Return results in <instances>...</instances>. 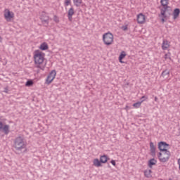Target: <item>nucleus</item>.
I'll use <instances>...</instances> for the list:
<instances>
[{
  "label": "nucleus",
  "instance_id": "nucleus-1",
  "mask_svg": "<svg viewBox=\"0 0 180 180\" xmlns=\"http://www.w3.org/2000/svg\"><path fill=\"white\" fill-rule=\"evenodd\" d=\"M34 61L35 68L44 71L46 63H44V53L40 51H36L34 53Z\"/></svg>",
  "mask_w": 180,
  "mask_h": 180
},
{
  "label": "nucleus",
  "instance_id": "nucleus-2",
  "mask_svg": "<svg viewBox=\"0 0 180 180\" xmlns=\"http://www.w3.org/2000/svg\"><path fill=\"white\" fill-rule=\"evenodd\" d=\"M27 143L22 136H18L14 140V148L16 151L22 152V150H26Z\"/></svg>",
  "mask_w": 180,
  "mask_h": 180
},
{
  "label": "nucleus",
  "instance_id": "nucleus-3",
  "mask_svg": "<svg viewBox=\"0 0 180 180\" xmlns=\"http://www.w3.org/2000/svg\"><path fill=\"white\" fill-rule=\"evenodd\" d=\"M158 157L160 162H167L171 157V152L169 150L162 151L158 153Z\"/></svg>",
  "mask_w": 180,
  "mask_h": 180
},
{
  "label": "nucleus",
  "instance_id": "nucleus-4",
  "mask_svg": "<svg viewBox=\"0 0 180 180\" xmlns=\"http://www.w3.org/2000/svg\"><path fill=\"white\" fill-rule=\"evenodd\" d=\"M113 34L111 32H106L103 35V41L105 46H110L113 44Z\"/></svg>",
  "mask_w": 180,
  "mask_h": 180
},
{
  "label": "nucleus",
  "instance_id": "nucleus-5",
  "mask_svg": "<svg viewBox=\"0 0 180 180\" xmlns=\"http://www.w3.org/2000/svg\"><path fill=\"white\" fill-rule=\"evenodd\" d=\"M56 75H57V72L56 70H52L51 72L48 75L46 82V85H50L51 84L52 81H54V79L56 78Z\"/></svg>",
  "mask_w": 180,
  "mask_h": 180
},
{
  "label": "nucleus",
  "instance_id": "nucleus-6",
  "mask_svg": "<svg viewBox=\"0 0 180 180\" xmlns=\"http://www.w3.org/2000/svg\"><path fill=\"white\" fill-rule=\"evenodd\" d=\"M13 18H15V13L13 12L9 11V9L4 10V18L7 22H11Z\"/></svg>",
  "mask_w": 180,
  "mask_h": 180
},
{
  "label": "nucleus",
  "instance_id": "nucleus-7",
  "mask_svg": "<svg viewBox=\"0 0 180 180\" xmlns=\"http://www.w3.org/2000/svg\"><path fill=\"white\" fill-rule=\"evenodd\" d=\"M160 4L162 6V8H160V11H162V15H165V13L167 12V10L169 8V6H168L169 0H160Z\"/></svg>",
  "mask_w": 180,
  "mask_h": 180
},
{
  "label": "nucleus",
  "instance_id": "nucleus-8",
  "mask_svg": "<svg viewBox=\"0 0 180 180\" xmlns=\"http://www.w3.org/2000/svg\"><path fill=\"white\" fill-rule=\"evenodd\" d=\"M10 127L8 124H4L0 121V131H4V134H9Z\"/></svg>",
  "mask_w": 180,
  "mask_h": 180
},
{
  "label": "nucleus",
  "instance_id": "nucleus-9",
  "mask_svg": "<svg viewBox=\"0 0 180 180\" xmlns=\"http://www.w3.org/2000/svg\"><path fill=\"white\" fill-rule=\"evenodd\" d=\"M169 147V144L167 143V142L160 141L158 143V148L160 151H168L167 148Z\"/></svg>",
  "mask_w": 180,
  "mask_h": 180
},
{
  "label": "nucleus",
  "instance_id": "nucleus-10",
  "mask_svg": "<svg viewBox=\"0 0 180 180\" xmlns=\"http://www.w3.org/2000/svg\"><path fill=\"white\" fill-rule=\"evenodd\" d=\"M75 13V10H74V7H71L68 11V19L69 22H72V16H74Z\"/></svg>",
  "mask_w": 180,
  "mask_h": 180
},
{
  "label": "nucleus",
  "instance_id": "nucleus-11",
  "mask_svg": "<svg viewBox=\"0 0 180 180\" xmlns=\"http://www.w3.org/2000/svg\"><path fill=\"white\" fill-rule=\"evenodd\" d=\"M137 22L139 25H143L146 22V15L143 13H139L137 15Z\"/></svg>",
  "mask_w": 180,
  "mask_h": 180
},
{
  "label": "nucleus",
  "instance_id": "nucleus-12",
  "mask_svg": "<svg viewBox=\"0 0 180 180\" xmlns=\"http://www.w3.org/2000/svg\"><path fill=\"white\" fill-rule=\"evenodd\" d=\"M170 46L169 41L168 40L164 39L162 44V49L167 50Z\"/></svg>",
  "mask_w": 180,
  "mask_h": 180
},
{
  "label": "nucleus",
  "instance_id": "nucleus-13",
  "mask_svg": "<svg viewBox=\"0 0 180 180\" xmlns=\"http://www.w3.org/2000/svg\"><path fill=\"white\" fill-rule=\"evenodd\" d=\"M150 154L153 157L155 156V146L153 142L150 143Z\"/></svg>",
  "mask_w": 180,
  "mask_h": 180
},
{
  "label": "nucleus",
  "instance_id": "nucleus-14",
  "mask_svg": "<svg viewBox=\"0 0 180 180\" xmlns=\"http://www.w3.org/2000/svg\"><path fill=\"white\" fill-rule=\"evenodd\" d=\"M180 10L179 8H175L173 11V19L175 20V19L178 18V16H179Z\"/></svg>",
  "mask_w": 180,
  "mask_h": 180
},
{
  "label": "nucleus",
  "instance_id": "nucleus-15",
  "mask_svg": "<svg viewBox=\"0 0 180 180\" xmlns=\"http://www.w3.org/2000/svg\"><path fill=\"white\" fill-rule=\"evenodd\" d=\"M93 164L94 167H102V162H101V160H99V159H94L93 161Z\"/></svg>",
  "mask_w": 180,
  "mask_h": 180
},
{
  "label": "nucleus",
  "instance_id": "nucleus-16",
  "mask_svg": "<svg viewBox=\"0 0 180 180\" xmlns=\"http://www.w3.org/2000/svg\"><path fill=\"white\" fill-rule=\"evenodd\" d=\"M156 164H157V160L154 158H152L148 161L149 168H153V165H155Z\"/></svg>",
  "mask_w": 180,
  "mask_h": 180
},
{
  "label": "nucleus",
  "instance_id": "nucleus-17",
  "mask_svg": "<svg viewBox=\"0 0 180 180\" xmlns=\"http://www.w3.org/2000/svg\"><path fill=\"white\" fill-rule=\"evenodd\" d=\"M40 50L45 51L49 49V45H47V43L44 42L40 45L39 47Z\"/></svg>",
  "mask_w": 180,
  "mask_h": 180
},
{
  "label": "nucleus",
  "instance_id": "nucleus-18",
  "mask_svg": "<svg viewBox=\"0 0 180 180\" xmlns=\"http://www.w3.org/2000/svg\"><path fill=\"white\" fill-rule=\"evenodd\" d=\"M100 161L102 164H106L108 162V156L105 155L101 156Z\"/></svg>",
  "mask_w": 180,
  "mask_h": 180
},
{
  "label": "nucleus",
  "instance_id": "nucleus-19",
  "mask_svg": "<svg viewBox=\"0 0 180 180\" xmlns=\"http://www.w3.org/2000/svg\"><path fill=\"white\" fill-rule=\"evenodd\" d=\"M161 77H162L163 78H167L168 77H169V70H165L162 72Z\"/></svg>",
  "mask_w": 180,
  "mask_h": 180
},
{
  "label": "nucleus",
  "instance_id": "nucleus-20",
  "mask_svg": "<svg viewBox=\"0 0 180 180\" xmlns=\"http://www.w3.org/2000/svg\"><path fill=\"white\" fill-rule=\"evenodd\" d=\"M73 4L75 6H77V8H78L82 4V0H73Z\"/></svg>",
  "mask_w": 180,
  "mask_h": 180
},
{
  "label": "nucleus",
  "instance_id": "nucleus-21",
  "mask_svg": "<svg viewBox=\"0 0 180 180\" xmlns=\"http://www.w3.org/2000/svg\"><path fill=\"white\" fill-rule=\"evenodd\" d=\"M145 100H142L141 101H139L136 102L135 103L133 104L134 108H135V109H139V108H140V106H141V103H143V102H144Z\"/></svg>",
  "mask_w": 180,
  "mask_h": 180
},
{
  "label": "nucleus",
  "instance_id": "nucleus-22",
  "mask_svg": "<svg viewBox=\"0 0 180 180\" xmlns=\"http://www.w3.org/2000/svg\"><path fill=\"white\" fill-rule=\"evenodd\" d=\"M41 20L42 23H46V25H49V16H41Z\"/></svg>",
  "mask_w": 180,
  "mask_h": 180
},
{
  "label": "nucleus",
  "instance_id": "nucleus-23",
  "mask_svg": "<svg viewBox=\"0 0 180 180\" xmlns=\"http://www.w3.org/2000/svg\"><path fill=\"white\" fill-rule=\"evenodd\" d=\"M151 169L149 170H145L144 171V175L146 178H151Z\"/></svg>",
  "mask_w": 180,
  "mask_h": 180
},
{
  "label": "nucleus",
  "instance_id": "nucleus-24",
  "mask_svg": "<svg viewBox=\"0 0 180 180\" xmlns=\"http://www.w3.org/2000/svg\"><path fill=\"white\" fill-rule=\"evenodd\" d=\"M159 18H162L161 21L162 23L165 22V18H167V15H165V13L164 15L162 14V11H160V14L159 15Z\"/></svg>",
  "mask_w": 180,
  "mask_h": 180
},
{
  "label": "nucleus",
  "instance_id": "nucleus-25",
  "mask_svg": "<svg viewBox=\"0 0 180 180\" xmlns=\"http://www.w3.org/2000/svg\"><path fill=\"white\" fill-rule=\"evenodd\" d=\"M124 57H126V52L124 51H122L119 56V58H120V60H123Z\"/></svg>",
  "mask_w": 180,
  "mask_h": 180
},
{
  "label": "nucleus",
  "instance_id": "nucleus-26",
  "mask_svg": "<svg viewBox=\"0 0 180 180\" xmlns=\"http://www.w3.org/2000/svg\"><path fill=\"white\" fill-rule=\"evenodd\" d=\"M25 85L26 86H32V85H33V81L32 80L27 81Z\"/></svg>",
  "mask_w": 180,
  "mask_h": 180
},
{
  "label": "nucleus",
  "instance_id": "nucleus-27",
  "mask_svg": "<svg viewBox=\"0 0 180 180\" xmlns=\"http://www.w3.org/2000/svg\"><path fill=\"white\" fill-rule=\"evenodd\" d=\"M165 60H171V53H167L165 55Z\"/></svg>",
  "mask_w": 180,
  "mask_h": 180
},
{
  "label": "nucleus",
  "instance_id": "nucleus-28",
  "mask_svg": "<svg viewBox=\"0 0 180 180\" xmlns=\"http://www.w3.org/2000/svg\"><path fill=\"white\" fill-rule=\"evenodd\" d=\"M71 4V0H65L64 6H69Z\"/></svg>",
  "mask_w": 180,
  "mask_h": 180
},
{
  "label": "nucleus",
  "instance_id": "nucleus-29",
  "mask_svg": "<svg viewBox=\"0 0 180 180\" xmlns=\"http://www.w3.org/2000/svg\"><path fill=\"white\" fill-rule=\"evenodd\" d=\"M53 20L56 22V23H58L60 22V18L57 15L53 16Z\"/></svg>",
  "mask_w": 180,
  "mask_h": 180
},
{
  "label": "nucleus",
  "instance_id": "nucleus-30",
  "mask_svg": "<svg viewBox=\"0 0 180 180\" xmlns=\"http://www.w3.org/2000/svg\"><path fill=\"white\" fill-rule=\"evenodd\" d=\"M147 99H148V97H147L146 96H143L141 98V101H147Z\"/></svg>",
  "mask_w": 180,
  "mask_h": 180
},
{
  "label": "nucleus",
  "instance_id": "nucleus-31",
  "mask_svg": "<svg viewBox=\"0 0 180 180\" xmlns=\"http://www.w3.org/2000/svg\"><path fill=\"white\" fill-rule=\"evenodd\" d=\"M4 92H5V94H8V92H9V89H8V87H5Z\"/></svg>",
  "mask_w": 180,
  "mask_h": 180
},
{
  "label": "nucleus",
  "instance_id": "nucleus-32",
  "mask_svg": "<svg viewBox=\"0 0 180 180\" xmlns=\"http://www.w3.org/2000/svg\"><path fill=\"white\" fill-rule=\"evenodd\" d=\"M122 30L126 31L127 30V25H124L122 27Z\"/></svg>",
  "mask_w": 180,
  "mask_h": 180
},
{
  "label": "nucleus",
  "instance_id": "nucleus-33",
  "mask_svg": "<svg viewBox=\"0 0 180 180\" xmlns=\"http://www.w3.org/2000/svg\"><path fill=\"white\" fill-rule=\"evenodd\" d=\"M111 164L112 165H113L114 167H116V162L115 160H111Z\"/></svg>",
  "mask_w": 180,
  "mask_h": 180
},
{
  "label": "nucleus",
  "instance_id": "nucleus-34",
  "mask_svg": "<svg viewBox=\"0 0 180 180\" xmlns=\"http://www.w3.org/2000/svg\"><path fill=\"white\" fill-rule=\"evenodd\" d=\"M122 60L123 59H120V58H119L120 63H121V64H124V61H123Z\"/></svg>",
  "mask_w": 180,
  "mask_h": 180
},
{
  "label": "nucleus",
  "instance_id": "nucleus-35",
  "mask_svg": "<svg viewBox=\"0 0 180 180\" xmlns=\"http://www.w3.org/2000/svg\"><path fill=\"white\" fill-rule=\"evenodd\" d=\"M178 165H179V169L180 170V158L177 161Z\"/></svg>",
  "mask_w": 180,
  "mask_h": 180
},
{
  "label": "nucleus",
  "instance_id": "nucleus-36",
  "mask_svg": "<svg viewBox=\"0 0 180 180\" xmlns=\"http://www.w3.org/2000/svg\"><path fill=\"white\" fill-rule=\"evenodd\" d=\"M2 40H4V39L0 36V43H2Z\"/></svg>",
  "mask_w": 180,
  "mask_h": 180
},
{
  "label": "nucleus",
  "instance_id": "nucleus-37",
  "mask_svg": "<svg viewBox=\"0 0 180 180\" xmlns=\"http://www.w3.org/2000/svg\"><path fill=\"white\" fill-rule=\"evenodd\" d=\"M158 101V98L157 96L155 97V102H157Z\"/></svg>",
  "mask_w": 180,
  "mask_h": 180
},
{
  "label": "nucleus",
  "instance_id": "nucleus-38",
  "mask_svg": "<svg viewBox=\"0 0 180 180\" xmlns=\"http://www.w3.org/2000/svg\"><path fill=\"white\" fill-rule=\"evenodd\" d=\"M169 180H172V179H169Z\"/></svg>",
  "mask_w": 180,
  "mask_h": 180
}]
</instances>
